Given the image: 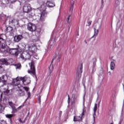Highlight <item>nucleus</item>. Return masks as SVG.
I'll return each mask as SVG.
<instances>
[{
  "label": "nucleus",
  "mask_w": 124,
  "mask_h": 124,
  "mask_svg": "<svg viewBox=\"0 0 124 124\" xmlns=\"http://www.w3.org/2000/svg\"><path fill=\"white\" fill-rule=\"evenodd\" d=\"M3 87H5V86L4 85L3 86L1 87V89L0 90V92L1 93V92H2V93H4L7 94V93H9V90L5 88H4V91L1 90V89H2V88H3Z\"/></svg>",
  "instance_id": "nucleus-18"
},
{
  "label": "nucleus",
  "mask_w": 124,
  "mask_h": 124,
  "mask_svg": "<svg viewBox=\"0 0 124 124\" xmlns=\"http://www.w3.org/2000/svg\"><path fill=\"white\" fill-rule=\"evenodd\" d=\"M18 88H19V94L20 95V96H24L25 95V94H26V93H25V92L22 91V90H23V89L24 90H25V91H26V92H28L29 91V90H30V88H29V87H24V86H18Z\"/></svg>",
  "instance_id": "nucleus-6"
},
{
  "label": "nucleus",
  "mask_w": 124,
  "mask_h": 124,
  "mask_svg": "<svg viewBox=\"0 0 124 124\" xmlns=\"http://www.w3.org/2000/svg\"><path fill=\"white\" fill-rule=\"evenodd\" d=\"M70 16H71V15H69V16H68V17H67V22H68V21H69V18L70 17Z\"/></svg>",
  "instance_id": "nucleus-35"
},
{
  "label": "nucleus",
  "mask_w": 124,
  "mask_h": 124,
  "mask_svg": "<svg viewBox=\"0 0 124 124\" xmlns=\"http://www.w3.org/2000/svg\"><path fill=\"white\" fill-rule=\"evenodd\" d=\"M53 61H54V59H53V60H52V62H53Z\"/></svg>",
  "instance_id": "nucleus-43"
},
{
  "label": "nucleus",
  "mask_w": 124,
  "mask_h": 124,
  "mask_svg": "<svg viewBox=\"0 0 124 124\" xmlns=\"http://www.w3.org/2000/svg\"><path fill=\"white\" fill-rule=\"evenodd\" d=\"M58 59H61V57H60V56H58Z\"/></svg>",
  "instance_id": "nucleus-40"
},
{
  "label": "nucleus",
  "mask_w": 124,
  "mask_h": 124,
  "mask_svg": "<svg viewBox=\"0 0 124 124\" xmlns=\"http://www.w3.org/2000/svg\"><path fill=\"white\" fill-rule=\"evenodd\" d=\"M97 110V104H95L93 108V116L94 119H95V116H96V111Z\"/></svg>",
  "instance_id": "nucleus-17"
},
{
  "label": "nucleus",
  "mask_w": 124,
  "mask_h": 124,
  "mask_svg": "<svg viewBox=\"0 0 124 124\" xmlns=\"http://www.w3.org/2000/svg\"><path fill=\"white\" fill-rule=\"evenodd\" d=\"M41 8H43V12L41 15V17L40 20L41 22H43V21L45 20V14H46V12H45V10H46V7L44 6V5H42L41 6Z\"/></svg>",
  "instance_id": "nucleus-9"
},
{
  "label": "nucleus",
  "mask_w": 124,
  "mask_h": 124,
  "mask_svg": "<svg viewBox=\"0 0 124 124\" xmlns=\"http://www.w3.org/2000/svg\"><path fill=\"white\" fill-rule=\"evenodd\" d=\"M9 105L11 106L12 108L13 113H16L17 112V109H16V108L15 107V105L13 104L12 102H9Z\"/></svg>",
  "instance_id": "nucleus-16"
},
{
  "label": "nucleus",
  "mask_w": 124,
  "mask_h": 124,
  "mask_svg": "<svg viewBox=\"0 0 124 124\" xmlns=\"http://www.w3.org/2000/svg\"><path fill=\"white\" fill-rule=\"evenodd\" d=\"M115 3L116 4H117V5H119V4H120V1H119V0H116Z\"/></svg>",
  "instance_id": "nucleus-33"
},
{
  "label": "nucleus",
  "mask_w": 124,
  "mask_h": 124,
  "mask_svg": "<svg viewBox=\"0 0 124 124\" xmlns=\"http://www.w3.org/2000/svg\"><path fill=\"white\" fill-rule=\"evenodd\" d=\"M22 107H24V106H20L17 108H16V112H17V111H18V110H20V109H21L22 108Z\"/></svg>",
  "instance_id": "nucleus-28"
},
{
  "label": "nucleus",
  "mask_w": 124,
  "mask_h": 124,
  "mask_svg": "<svg viewBox=\"0 0 124 124\" xmlns=\"http://www.w3.org/2000/svg\"><path fill=\"white\" fill-rule=\"evenodd\" d=\"M36 31L38 33H40L41 32V28H36Z\"/></svg>",
  "instance_id": "nucleus-26"
},
{
  "label": "nucleus",
  "mask_w": 124,
  "mask_h": 124,
  "mask_svg": "<svg viewBox=\"0 0 124 124\" xmlns=\"http://www.w3.org/2000/svg\"><path fill=\"white\" fill-rule=\"evenodd\" d=\"M120 124H121V123H120Z\"/></svg>",
  "instance_id": "nucleus-44"
},
{
  "label": "nucleus",
  "mask_w": 124,
  "mask_h": 124,
  "mask_svg": "<svg viewBox=\"0 0 124 124\" xmlns=\"http://www.w3.org/2000/svg\"><path fill=\"white\" fill-rule=\"evenodd\" d=\"M54 70V67L53 66V65L51 64L49 67V74H51L52 73V71Z\"/></svg>",
  "instance_id": "nucleus-22"
},
{
  "label": "nucleus",
  "mask_w": 124,
  "mask_h": 124,
  "mask_svg": "<svg viewBox=\"0 0 124 124\" xmlns=\"http://www.w3.org/2000/svg\"><path fill=\"white\" fill-rule=\"evenodd\" d=\"M31 10V6L29 4L25 5L23 7V11L24 12H25V13H28L30 12Z\"/></svg>",
  "instance_id": "nucleus-13"
},
{
  "label": "nucleus",
  "mask_w": 124,
  "mask_h": 124,
  "mask_svg": "<svg viewBox=\"0 0 124 124\" xmlns=\"http://www.w3.org/2000/svg\"><path fill=\"white\" fill-rule=\"evenodd\" d=\"M27 29L30 31H36V26L33 23H30L28 24Z\"/></svg>",
  "instance_id": "nucleus-8"
},
{
  "label": "nucleus",
  "mask_w": 124,
  "mask_h": 124,
  "mask_svg": "<svg viewBox=\"0 0 124 124\" xmlns=\"http://www.w3.org/2000/svg\"><path fill=\"white\" fill-rule=\"evenodd\" d=\"M82 69H83V64H80L78 65L77 71V74L76 76V78L77 80H79L82 76Z\"/></svg>",
  "instance_id": "nucleus-5"
},
{
  "label": "nucleus",
  "mask_w": 124,
  "mask_h": 124,
  "mask_svg": "<svg viewBox=\"0 0 124 124\" xmlns=\"http://www.w3.org/2000/svg\"><path fill=\"white\" fill-rule=\"evenodd\" d=\"M36 41H38V39H34V40H32L33 42H36Z\"/></svg>",
  "instance_id": "nucleus-36"
},
{
  "label": "nucleus",
  "mask_w": 124,
  "mask_h": 124,
  "mask_svg": "<svg viewBox=\"0 0 124 124\" xmlns=\"http://www.w3.org/2000/svg\"><path fill=\"white\" fill-rule=\"evenodd\" d=\"M20 81H22L24 85H29V84H31V78L30 77H17L16 78L13 79V84L15 86H19Z\"/></svg>",
  "instance_id": "nucleus-2"
},
{
  "label": "nucleus",
  "mask_w": 124,
  "mask_h": 124,
  "mask_svg": "<svg viewBox=\"0 0 124 124\" xmlns=\"http://www.w3.org/2000/svg\"><path fill=\"white\" fill-rule=\"evenodd\" d=\"M68 103L69 104L70 103V98L69 97V95H68V100H67Z\"/></svg>",
  "instance_id": "nucleus-31"
},
{
  "label": "nucleus",
  "mask_w": 124,
  "mask_h": 124,
  "mask_svg": "<svg viewBox=\"0 0 124 124\" xmlns=\"http://www.w3.org/2000/svg\"><path fill=\"white\" fill-rule=\"evenodd\" d=\"M110 124H114V123H110Z\"/></svg>",
  "instance_id": "nucleus-42"
},
{
  "label": "nucleus",
  "mask_w": 124,
  "mask_h": 124,
  "mask_svg": "<svg viewBox=\"0 0 124 124\" xmlns=\"http://www.w3.org/2000/svg\"><path fill=\"white\" fill-rule=\"evenodd\" d=\"M19 122H20L21 124H24V123H25V120H22L21 119H19Z\"/></svg>",
  "instance_id": "nucleus-29"
},
{
  "label": "nucleus",
  "mask_w": 124,
  "mask_h": 124,
  "mask_svg": "<svg viewBox=\"0 0 124 124\" xmlns=\"http://www.w3.org/2000/svg\"><path fill=\"white\" fill-rule=\"evenodd\" d=\"M23 38L22 35H16L14 37V41L15 42H19Z\"/></svg>",
  "instance_id": "nucleus-14"
},
{
  "label": "nucleus",
  "mask_w": 124,
  "mask_h": 124,
  "mask_svg": "<svg viewBox=\"0 0 124 124\" xmlns=\"http://www.w3.org/2000/svg\"><path fill=\"white\" fill-rule=\"evenodd\" d=\"M27 94L28 95V97H30L31 96V93L30 92H27Z\"/></svg>",
  "instance_id": "nucleus-34"
},
{
  "label": "nucleus",
  "mask_w": 124,
  "mask_h": 124,
  "mask_svg": "<svg viewBox=\"0 0 124 124\" xmlns=\"http://www.w3.org/2000/svg\"><path fill=\"white\" fill-rule=\"evenodd\" d=\"M4 40L2 38H0V45L1 46V48H0V51L1 52H5L6 50V45L4 44Z\"/></svg>",
  "instance_id": "nucleus-7"
},
{
  "label": "nucleus",
  "mask_w": 124,
  "mask_h": 124,
  "mask_svg": "<svg viewBox=\"0 0 124 124\" xmlns=\"http://www.w3.org/2000/svg\"><path fill=\"white\" fill-rule=\"evenodd\" d=\"M85 113H86V107H85V102H84L83 108L81 113L80 114V116L74 117V122H81L82 120L83 116L85 115Z\"/></svg>",
  "instance_id": "nucleus-3"
},
{
  "label": "nucleus",
  "mask_w": 124,
  "mask_h": 124,
  "mask_svg": "<svg viewBox=\"0 0 124 124\" xmlns=\"http://www.w3.org/2000/svg\"><path fill=\"white\" fill-rule=\"evenodd\" d=\"M21 51L22 50L19 47L18 48H10L7 46L6 47V50L4 52H7L11 55H16V54H19Z\"/></svg>",
  "instance_id": "nucleus-4"
},
{
  "label": "nucleus",
  "mask_w": 124,
  "mask_h": 124,
  "mask_svg": "<svg viewBox=\"0 0 124 124\" xmlns=\"http://www.w3.org/2000/svg\"><path fill=\"white\" fill-rule=\"evenodd\" d=\"M4 110V108L1 104H0V113H2V111Z\"/></svg>",
  "instance_id": "nucleus-23"
},
{
  "label": "nucleus",
  "mask_w": 124,
  "mask_h": 124,
  "mask_svg": "<svg viewBox=\"0 0 124 124\" xmlns=\"http://www.w3.org/2000/svg\"><path fill=\"white\" fill-rule=\"evenodd\" d=\"M40 98H41V96H39V98H38L39 102H40Z\"/></svg>",
  "instance_id": "nucleus-38"
},
{
  "label": "nucleus",
  "mask_w": 124,
  "mask_h": 124,
  "mask_svg": "<svg viewBox=\"0 0 124 124\" xmlns=\"http://www.w3.org/2000/svg\"><path fill=\"white\" fill-rule=\"evenodd\" d=\"M6 80H7V77L6 76H2L0 77V82L3 83V84H5L6 83Z\"/></svg>",
  "instance_id": "nucleus-15"
},
{
  "label": "nucleus",
  "mask_w": 124,
  "mask_h": 124,
  "mask_svg": "<svg viewBox=\"0 0 124 124\" xmlns=\"http://www.w3.org/2000/svg\"><path fill=\"white\" fill-rule=\"evenodd\" d=\"M95 62H96V59H93V63L94 66L95 65Z\"/></svg>",
  "instance_id": "nucleus-30"
},
{
  "label": "nucleus",
  "mask_w": 124,
  "mask_h": 124,
  "mask_svg": "<svg viewBox=\"0 0 124 124\" xmlns=\"http://www.w3.org/2000/svg\"><path fill=\"white\" fill-rule=\"evenodd\" d=\"M99 30H100V25L99 24H96L94 28V34L92 37H96V35L98 34V31H99Z\"/></svg>",
  "instance_id": "nucleus-12"
},
{
  "label": "nucleus",
  "mask_w": 124,
  "mask_h": 124,
  "mask_svg": "<svg viewBox=\"0 0 124 124\" xmlns=\"http://www.w3.org/2000/svg\"><path fill=\"white\" fill-rule=\"evenodd\" d=\"M30 65L31 66L30 70L28 71V73H31V74H33V75H35V69L34 68V63L31 62Z\"/></svg>",
  "instance_id": "nucleus-11"
},
{
  "label": "nucleus",
  "mask_w": 124,
  "mask_h": 124,
  "mask_svg": "<svg viewBox=\"0 0 124 124\" xmlns=\"http://www.w3.org/2000/svg\"><path fill=\"white\" fill-rule=\"evenodd\" d=\"M54 6H55V4L53 3H50L48 4V7H54Z\"/></svg>",
  "instance_id": "nucleus-27"
},
{
  "label": "nucleus",
  "mask_w": 124,
  "mask_h": 124,
  "mask_svg": "<svg viewBox=\"0 0 124 124\" xmlns=\"http://www.w3.org/2000/svg\"><path fill=\"white\" fill-rule=\"evenodd\" d=\"M110 68L111 70H114L115 69V63L111 62L110 64Z\"/></svg>",
  "instance_id": "nucleus-19"
},
{
  "label": "nucleus",
  "mask_w": 124,
  "mask_h": 124,
  "mask_svg": "<svg viewBox=\"0 0 124 124\" xmlns=\"http://www.w3.org/2000/svg\"><path fill=\"white\" fill-rule=\"evenodd\" d=\"M92 20H88L87 21V26H88V27H90V26H91V25H92Z\"/></svg>",
  "instance_id": "nucleus-25"
},
{
  "label": "nucleus",
  "mask_w": 124,
  "mask_h": 124,
  "mask_svg": "<svg viewBox=\"0 0 124 124\" xmlns=\"http://www.w3.org/2000/svg\"><path fill=\"white\" fill-rule=\"evenodd\" d=\"M7 31H9V30H10V31H12L13 29H12V28H11V27H8V28H7Z\"/></svg>",
  "instance_id": "nucleus-32"
},
{
  "label": "nucleus",
  "mask_w": 124,
  "mask_h": 124,
  "mask_svg": "<svg viewBox=\"0 0 124 124\" xmlns=\"http://www.w3.org/2000/svg\"><path fill=\"white\" fill-rule=\"evenodd\" d=\"M12 64H13V65H15V66L16 67V69H20L21 67V64H20V63L14 64H13V63H12Z\"/></svg>",
  "instance_id": "nucleus-21"
},
{
  "label": "nucleus",
  "mask_w": 124,
  "mask_h": 124,
  "mask_svg": "<svg viewBox=\"0 0 124 124\" xmlns=\"http://www.w3.org/2000/svg\"><path fill=\"white\" fill-rule=\"evenodd\" d=\"M2 94H3V93H2L0 95V97L2 98Z\"/></svg>",
  "instance_id": "nucleus-39"
},
{
  "label": "nucleus",
  "mask_w": 124,
  "mask_h": 124,
  "mask_svg": "<svg viewBox=\"0 0 124 124\" xmlns=\"http://www.w3.org/2000/svg\"><path fill=\"white\" fill-rule=\"evenodd\" d=\"M0 124H6L5 122H2L1 123H0Z\"/></svg>",
  "instance_id": "nucleus-37"
},
{
  "label": "nucleus",
  "mask_w": 124,
  "mask_h": 124,
  "mask_svg": "<svg viewBox=\"0 0 124 124\" xmlns=\"http://www.w3.org/2000/svg\"><path fill=\"white\" fill-rule=\"evenodd\" d=\"M5 116L6 118H8L9 119H11V118L13 117V114H6Z\"/></svg>",
  "instance_id": "nucleus-24"
},
{
  "label": "nucleus",
  "mask_w": 124,
  "mask_h": 124,
  "mask_svg": "<svg viewBox=\"0 0 124 124\" xmlns=\"http://www.w3.org/2000/svg\"><path fill=\"white\" fill-rule=\"evenodd\" d=\"M31 16H34V14L33 15H31Z\"/></svg>",
  "instance_id": "nucleus-41"
},
{
  "label": "nucleus",
  "mask_w": 124,
  "mask_h": 124,
  "mask_svg": "<svg viewBox=\"0 0 124 124\" xmlns=\"http://www.w3.org/2000/svg\"><path fill=\"white\" fill-rule=\"evenodd\" d=\"M0 62H1L3 64H5L6 65H8L10 62L13 63L15 62V60L13 59H10L9 61H7L6 59H2L0 60Z\"/></svg>",
  "instance_id": "nucleus-10"
},
{
  "label": "nucleus",
  "mask_w": 124,
  "mask_h": 124,
  "mask_svg": "<svg viewBox=\"0 0 124 124\" xmlns=\"http://www.w3.org/2000/svg\"><path fill=\"white\" fill-rule=\"evenodd\" d=\"M73 4H74V1L72 0L71 1V6L69 10L70 12H72V11H73Z\"/></svg>",
  "instance_id": "nucleus-20"
},
{
  "label": "nucleus",
  "mask_w": 124,
  "mask_h": 124,
  "mask_svg": "<svg viewBox=\"0 0 124 124\" xmlns=\"http://www.w3.org/2000/svg\"><path fill=\"white\" fill-rule=\"evenodd\" d=\"M28 50L24 51L20 55V59L22 60H30L34 52L37 50V47L34 44H30L28 45Z\"/></svg>",
  "instance_id": "nucleus-1"
}]
</instances>
